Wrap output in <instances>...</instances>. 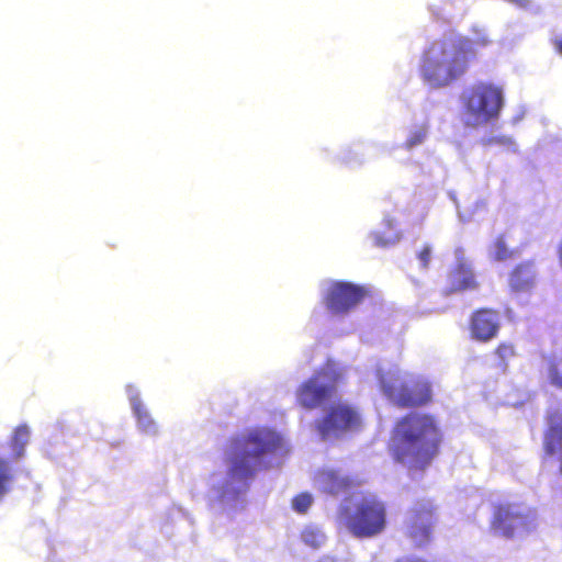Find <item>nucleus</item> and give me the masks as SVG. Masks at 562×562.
<instances>
[{
	"instance_id": "nucleus-16",
	"label": "nucleus",
	"mask_w": 562,
	"mask_h": 562,
	"mask_svg": "<svg viewBox=\"0 0 562 562\" xmlns=\"http://www.w3.org/2000/svg\"><path fill=\"white\" fill-rule=\"evenodd\" d=\"M536 282L535 263L532 260L515 266L509 273L508 283L515 292H526L533 288Z\"/></svg>"
},
{
	"instance_id": "nucleus-11",
	"label": "nucleus",
	"mask_w": 562,
	"mask_h": 562,
	"mask_svg": "<svg viewBox=\"0 0 562 562\" xmlns=\"http://www.w3.org/2000/svg\"><path fill=\"white\" fill-rule=\"evenodd\" d=\"M453 254L456 261L447 271L446 285L441 290L443 296L472 292L480 288L473 265L465 256L464 249L457 247Z\"/></svg>"
},
{
	"instance_id": "nucleus-21",
	"label": "nucleus",
	"mask_w": 562,
	"mask_h": 562,
	"mask_svg": "<svg viewBox=\"0 0 562 562\" xmlns=\"http://www.w3.org/2000/svg\"><path fill=\"white\" fill-rule=\"evenodd\" d=\"M493 258L497 261H505L515 256V251L507 248L505 237L499 235L495 238L493 245Z\"/></svg>"
},
{
	"instance_id": "nucleus-28",
	"label": "nucleus",
	"mask_w": 562,
	"mask_h": 562,
	"mask_svg": "<svg viewBox=\"0 0 562 562\" xmlns=\"http://www.w3.org/2000/svg\"><path fill=\"white\" fill-rule=\"evenodd\" d=\"M494 140H495L494 138H490L486 140V144H492V143H494Z\"/></svg>"
},
{
	"instance_id": "nucleus-15",
	"label": "nucleus",
	"mask_w": 562,
	"mask_h": 562,
	"mask_svg": "<svg viewBox=\"0 0 562 562\" xmlns=\"http://www.w3.org/2000/svg\"><path fill=\"white\" fill-rule=\"evenodd\" d=\"M319 490L329 495L347 493L353 487L362 485L363 481L358 477L344 476L335 470H324L317 475Z\"/></svg>"
},
{
	"instance_id": "nucleus-27",
	"label": "nucleus",
	"mask_w": 562,
	"mask_h": 562,
	"mask_svg": "<svg viewBox=\"0 0 562 562\" xmlns=\"http://www.w3.org/2000/svg\"><path fill=\"white\" fill-rule=\"evenodd\" d=\"M553 45H554L555 50H557L560 55H562V37H560V38H555V40L553 41Z\"/></svg>"
},
{
	"instance_id": "nucleus-24",
	"label": "nucleus",
	"mask_w": 562,
	"mask_h": 562,
	"mask_svg": "<svg viewBox=\"0 0 562 562\" xmlns=\"http://www.w3.org/2000/svg\"><path fill=\"white\" fill-rule=\"evenodd\" d=\"M417 258L420 261L423 268H428L431 259V248L425 245L417 254Z\"/></svg>"
},
{
	"instance_id": "nucleus-20",
	"label": "nucleus",
	"mask_w": 562,
	"mask_h": 562,
	"mask_svg": "<svg viewBox=\"0 0 562 562\" xmlns=\"http://www.w3.org/2000/svg\"><path fill=\"white\" fill-rule=\"evenodd\" d=\"M134 412L137 417V423L144 431L150 432L155 430V423L149 412L142 403L134 404Z\"/></svg>"
},
{
	"instance_id": "nucleus-19",
	"label": "nucleus",
	"mask_w": 562,
	"mask_h": 562,
	"mask_svg": "<svg viewBox=\"0 0 562 562\" xmlns=\"http://www.w3.org/2000/svg\"><path fill=\"white\" fill-rule=\"evenodd\" d=\"M499 366L505 370L508 366V360L516 356L515 346L512 342L503 341L494 349Z\"/></svg>"
},
{
	"instance_id": "nucleus-7",
	"label": "nucleus",
	"mask_w": 562,
	"mask_h": 562,
	"mask_svg": "<svg viewBox=\"0 0 562 562\" xmlns=\"http://www.w3.org/2000/svg\"><path fill=\"white\" fill-rule=\"evenodd\" d=\"M379 383L385 396L400 408L420 407L431 400L430 385L419 379L379 373Z\"/></svg>"
},
{
	"instance_id": "nucleus-5",
	"label": "nucleus",
	"mask_w": 562,
	"mask_h": 562,
	"mask_svg": "<svg viewBox=\"0 0 562 562\" xmlns=\"http://www.w3.org/2000/svg\"><path fill=\"white\" fill-rule=\"evenodd\" d=\"M364 422L360 409L338 401L327 406L321 417L314 420L313 428L322 441H337L360 432Z\"/></svg>"
},
{
	"instance_id": "nucleus-6",
	"label": "nucleus",
	"mask_w": 562,
	"mask_h": 562,
	"mask_svg": "<svg viewBox=\"0 0 562 562\" xmlns=\"http://www.w3.org/2000/svg\"><path fill=\"white\" fill-rule=\"evenodd\" d=\"M462 104L468 124L484 125L497 120L504 105L501 87L491 82H477L462 93Z\"/></svg>"
},
{
	"instance_id": "nucleus-2",
	"label": "nucleus",
	"mask_w": 562,
	"mask_h": 562,
	"mask_svg": "<svg viewBox=\"0 0 562 562\" xmlns=\"http://www.w3.org/2000/svg\"><path fill=\"white\" fill-rule=\"evenodd\" d=\"M281 446L280 436L268 428H255L231 441L227 475L231 481L246 482L268 468L266 457Z\"/></svg>"
},
{
	"instance_id": "nucleus-22",
	"label": "nucleus",
	"mask_w": 562,
	"mask_h": 562,
	"mask_svg": "<svg viewBox=\"0 0 562 562\" xmlns=\"http://www.w3.org/2000/svg\"><path fill=\"white\" fill-rule=\"evenodd\" d=\"M301 539L302 541L313 548V549H317L319 547H322V544L324 543L325 541V536L324 533H322L319 530L317 529H314V528H305L302 532H301Z\"/></svg>"
},
{
	"instance_id": "nucleus-3",
	"label": "nucleus",
	"mask_w": 562,
	"mask_h": 562,
	"mask_svg": "<svg viewBox=\"0 0 562 562\" xmlns=\"http://www.w3.org/2000/svg\"><path fill=\"white\" fill-rule=\"evenodd\" d=\"M474 56L469 40L434 43L423 54L422 78L432 88L449 86L467 72Z\"/></svg>"
},
{
	"instance_id": "nucleus-26",
	"label": "nucleus",
	"mask_w": 562,
	"mask_h": 562,
	"mask_svg": "<svg viewBox=\"0 0 562 562\" xmlns=\"http://www.w3.org/2000/svg\"><path fill=\"white\" fill-rule=\"evenodd\" d=\"M27 429L25 427H19L15 431V439L25 441L27 438Z\"/></svg>"
},
{
	"instance_id": "nucleus-14",
	"label": "nucleus",
	"mask_w": 562,
	"mask_h": 562,
	"mask_svg": "<svg viewBox=\"0 0 562 562\" xmlns=\"http://www.w3.org/2000/svg\"><path fill=\"white\" fill-rule=\"evenodd\" d=\"M547 428L543 432V452L548 457L561 453L562 457V411L554 408L547 412Z\"/></svg>"
},
{
	"instance_id": "nucleus-8",
	"label": "nucleus",
	"mask_w": 562,
	"mask_h": 562,
	"mask_svg": "<svg viewBox=\"0 0 562 562\" xmlns=\"http://www.w3.org/2000/svg\"><path fill=\"white\" fill-rule=\"evenodd\" d=\"M536 510L525 509L515 503H501L494 507L491 528L505 538H513L517 531H530L536 526Z\"/></svg>"
},
{
	"instance_id": "nucleus-13",
	"label": "nucleus",
	"mask_w": 562,
	"mask_h": 562,
	"mask_svg": "<svg viewBox=\"0 0 562 562\" xmlns=\"http://www.w3.org/2000/svg\"><path fill=\"white\" fill-rule=\"evenodd\" d=\"M336 394L334 384L318 382V375H313L304 381L296 391L297 403L306 408L314 409L333 398Z\"/></svg>"
},
{
	"instance_id": "nucleus-9",
	"label": "nucleus",
	"mask_w": 562,
	"mask_h": 562,
	"mask_svg": "<svg viewBox=\"0 0 562 562\" xmlns=\"http://www.w3.org/2000/svg\"><path fill=\"white\" fill-rule=\"evenodd\" d=\"M438 521V505L432 498L417 499L408 510L406 536L417 547L427 544Z\"/></svg>"
},
{
	"instance_id": "nucleus-17",
	"label": "nucleus",
	"mask_w": 562,
	"mask_h": 562,
	"mask_svg": "<svg viewBox=\"0 0 562 562\" xmlns=\"http://www.w3.org/2000/svg\"><path fill=\"white\" fill-rule=\"evenodd\" d=\"M548 381L557 389H562V352H553L546 358Z\"/></svg>"
},
{
	"instance_id": "nucleus-1",
	"label": "nucleus",
	"mask_w": 562,
	"mask_h": 562,
	"mask_svg": "<svg viewBox=\"0 0 562 562\" xmlns=\"http://www.w3.org/2000/svg\"><path fill=\"white\" fill-rule=\"evenodd\" d=\"M442 441L443 432L435 416L409 412L394 423L387 449L395 462L424 472L438 457Z\"/></svg>"
},
{
	"instance_id": "nucleus-12",
	"label": "nucleus",
	"mask_w": 562,
	"mask_h": 562,
	"mask_svg": "<svg viewBox=\"0 0 562 562\" xmlns=\"http://www.w3.org/2000/svg\"><path fill=\"white\" fill-rule=\"evenodd\" d=\"M501 328V313L495 308L480 307L470 314L468 329L473 341L487 344L498 337Z\"/></svg>"
},
{
	"instance_id": "nucleus-4",
	"label": "nucleus",
	"mask_w": 562,
	"mask_h": 562,
	"mask_svg": "<svg viewBox=\"0 0 562 562\" xmlns=\"http://www.w3.org/2000/svg\"><path fill=\"white\" fill-rule=\"evenodd\" d=\"M346 529L358 539H371L383 533L387 526V508L375 494H364L351 506L340 509Z\"/></svg>"
},
{
	"instance_id": "nucleus-23",
	"label": "nucleus",
	"mask_w": 562,
	"mask_h": 562,
	"mask_svg": "<svg viewBox=\"0 0 562 562\" xmlns=\"http://www.w3.org/2000/svg\"><path fill=\"white\" fill-rule=\"evenodd\" d=\"M313 503V497L310 493L303 492L297 494L292 499V507L299 514H305Z\"/></svg>"
},
{
	"instance_id": "nucleus-29",
	"label": "nucleus",
	"mask_w": 562,
	"mask_h": 562,
	"mask_svg": "<svg viewBox=\"0 0 562 562\" xmlns=\"http://www.w3.org/2000/svg\"><path fill=\"white\" fill-rule=\"evenodd\" d=\"M560 472L562 474V457L560 458Z\"/></svg>"
},
{
	"instance_id": "nucleus-10",
	"label": "nucleus",
	"mask_w": 562,
	"mask_h": 562,
	"mask_svg": "<svg viewBox=\"0 0 562 562\" xmlns=\"http://www.w3.org/2000/svg\"><path fill=\"white\" fill-rule=\"evenodd\" d=\"M369 295V291L359 284L347 281H334L323 295V304L334 315H347Z\"/></svg>"
},
{
	"instance_id": "nucleus-18",
	"label": "nucleus",
	"mask_w": 562,
	"mask_h": 562,
	"mask_svg": "<svg viewBox=\"0 0 562 562\" xmlns=\"http://www.w3.org/2000/svg\"><path fill=\"white\" fill-rule=\"evenodd\" d=\"M13 479L14 471L10 461L0 457V498L10 491Z\"/></svg>"
},
{
	"instance_id": "nucleus-25",
	"label": "nucleus",
	"mask_w": 562,
	"mask_h": 562,
	"mask_svg": "<svg viewBox=\"0 0 562 562\" xmlns=\"http://www.w3.org/2000/svg\"><path fill=\"white\" fill-rule=\"evenodd\" d=\"M426 136V133L424 131L416 132L413 136H411L407 140V145L409 147L416 146L420 144Z\"/></svg>"
}]
</instances>
